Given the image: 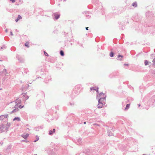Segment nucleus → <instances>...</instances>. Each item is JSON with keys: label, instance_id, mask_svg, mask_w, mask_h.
<instances>
[{"label": "nucleus", "instance_id": "nucleus-1", "mask_svg": "<svg viewBox=\"0 0 155 155\" xmlns=\"http://www.w3.org/2000/svg\"><path fill=\"white\" fill-rule=\"evenodd\" d=\"M105 99L104 97L100 98L98 102V108H101L103 106V104H105Z\"/></svg>", "mask_w": 155, "mask_h": 155}, {"label": "nucleus", "instance_id": "nucleus-2", "mask_svg": "<svg viewBox=\"0 0 155 155\" xmlns=\"http://www.w3.org/2000/svg\"><path fill=\"white\" fill-rule=\"evenodd\" d=\"M16 58H17L19 61L21 63H24L25 61V59L22 57L20 56L18 54L16 55Z\"/></svg>", "mask_w": 155, "mask_h": 155}, {"label": "nucleus", "instance_id": "nucleus-3", "mask_svg": "<svg viewBox=\"0 0 155 155\" xmlns=\"http://www.w3.org/2000/svg\"><path fill=\"white\" fill-rule=\"evenodd\" d=\"M43 103V102L42 100H39L36 103V107L37 108H39Z\"/></svg>", "mask_w": 155, "mask_h": 155}, {"label": "nucleus", "instance_id": "nucleus-4", "mask_svg": "<svg viewBox=\"0 0 155 155\" xmlns=\"http://www.w3.org/2000/svg\"><path fill=\"white\" fill-rule=\"evenodd\" d=\"M8 114H7L1 115L0 116V120H3L6 119L8 118Z\"/></svg>", "mask_w": 155, "mask_h": 155}, {"label": "nucleus", "instance_id": "nucleus-5", "mask_svg": "<svg viewBox=\"0 0 155 155\" xmlns=\"http://www.w3.org/2000/svg\"><path fill=\"white\" fill-rule=\"evenodd\" d=\"M27 93H23L21 94V96H22L24 97V100L25 101L28 99L29 98V96L27 95L26 94Z\"/></svg>", "mask_w": 155, "mask_h": 155}, {"label": "nucleus", "instance_id": "nucleus-6", "mask_svg": "<svg viewBox=\"0 0 155 155\" xmlns=\"http://www.w3.org/2000/svg\"><path fill=\"white\" fill-rule=\"evenodd\" d=\"M53 16L56 20L58 19L60 17V15L59 14H58L57 13H54L53 15Z\"/></svg>", "mask_w": 155, "mask_h": 155}, {"label": "nucleus", "instance_id": "nucleus-7", "mask_svg": "<svg viewBox=\"0 0 155 155\" xmlns=\"http://www.w3.org/2000/svg\"><path fill=\"white\" fill-rule=\"evenodd\" d=\"M6 126L3 124H2L0 125V133H2L4 131L3 129L5 128Z\"/></svg>", "mask_w": 155, "mask_h": 155}, {"label": "nucleus", "instance_id": "nucleus-8", "mask_svg": "<svg viewBox=\"0 0 155 155\" xmlns=\"http://www.w3.org/2000/svg\"><path fill=\"white\" fill-rule=\"evenodd\" d=\"M51 78L50 76H48L46 78L45 80L44 81L46 83H48L49 81H51Z\"/></svg>", "mask_w": 155, "mask_h": 155}, {"label": "nucleus", "instance_id": "nucleus-9", "mask_svg": "<svg viewBox=\"0 0 155 155\" xmlns=\"http://www.w3.org/2000/svg\"><path fill=\"white\" fill-rule=\"evenodd\" d=\"M6 122H7V124L6 125V127L5 128V130H7L9 127L11 125V123H8L7 121L6 120Z\"/></svg>", "mask_w": 155, "mask_h": 155}, {"label": "nucleus", "instance_id": "nucleus-10", "mask_svg": "<svg viewBox=\"0 0 155 155\" xmlns=\"http://www.w3.org/2000/svg\"><path fill=\"white\" fill-rule=\"evenodd\" d=\"M55 131V129L54 128L52 130H50L49 131L48 134L49 135H52L54 133Z\"/></svg>", "mask_w": 155, "mask_h": 155}, {"label": "nucleus", "instance_id": "nucleus-11", "mask_svg": "<svg viewBox=\"0 0 155 155\" xmlns=\"http://www.w3.org/2000/svg\"><path fill=\"white\" fill-rule=\"evenodd\" d=\"M90 90L91 91H95L97 93V87H91L90 88ZM96 99H97V94H96Z\"/></svg>", "mask_w": 155, "mask_h": 155}, {"label": "nucleus", "instance_id": "nucleus-12", "mask_svg": "<svg viewBox=\"0 0 155 155\" xmlns=\"http://www.w3.org/2000/svg\"><path fill=\"white\" fill-rule=\"evenodd\" d=\"M19 110L18 108H15L13 110L10 112V114H12V113L14 112H16Z\"/></svg>", "mask_w": 155, "mask_h": 155}, {"label": "nucleus", "instance_id": "nucleus-13", "mask_svg": "<svg viewBox=\"0 0 155 155\" xmlns=\"http://www.w3.org/2000/svg\"><path fill=\"white\" fill-rule=\"evenodd\" d=\"M43 128V126H39L35 127V130L36 131H38L39 130V129H42V128Z\"/></svg>", "mask_w": 155, "mask_h": 155}, {"label": "nucleus", "instance_id": "nucleus-14", "mask_svg": "<svg viewBox=\"0 0 155 155\" xmlns=\"http://www.w3.org/2000/svg\"><path fill=\"white\" fill-rule=\"evenodd\" d=\"M22 19V17L20 15H18L17 18L15 20L16 22H18L20 19Z\"/></svg>", "mask_w": 155, "mask_h": 155}, {"label": "nucleus", "instance_id": "nucleus-15", "mask_svg": "<svg viewBox=\"0 0 155 155\" xmlns=\"http://www.w3.org/2000/svg\"><path fill=\"white\" fill-rule=\"evenodd\" d=\"M16 120L18 121H20V118L19 117H15L13 119V120L14 121Z\"/></svg>", "mask_w": 155, "mask_h": 155}, {"label": "nucleus", "instance_id": "nucleus-16", "mask_svg": "<svg viewBox=\"0 0 155 155\" xmlns=\"http://www.w3.org/2000/svg\"><path fill=\"white\" fill-rule=\"evenodd\" d=\"M3 73H4V74L7 73V70L6 69H4L2 71L0 72V74H3Z\"/></svg>", "mask_w": 155, "mask_h": 155}, {"label": "nucleus", "instance_id": "nucleus-17", "mask_svg": "<svg viewBox=\"0 0 155 155\" xmlns=\"http://www.w3.org/2000/svg\"><path fill=\"white\" fill-rule=\"evenodd\" d=\"M60 55L62 56H63L64 55V51L62 50H61L60 51Z\"/></svg>", "mask_w": 155, "mask_h": 155}, {"label": "nucleus", "instance_id": "nucleus-18", "mask_svg": "<svg viewBox=\"0 0 155 155\" xmlns=\"http://www.w3.org/2000/svg\"><path fill=\"white\" fill-rule=\"evenodd\" d=\"M16 101L15 103L18 104H20L21 103V100L20 99H18L16 100Z\"/></svg>", "mask_w": 155, "mask_h": 155}, {"label": "nucleus", "instance_id": "nucleus-19", "mask_svg": "<svg viewBox=\"0 0 155 155\" xmlns=\"http://www.w3.org/2000/svg\"><path fill=\"white\" fill-rule=\"evenodd\" d=\"M27 86H25L24 87H22V91H24V90L25 89L27 88L28 87L29 85L27 84Z\"/></svg>", "mask_w": 155, "mask_h": 155}, {"label": "nucleus", "instance_id": "nucleus-20", "mask_svg": "<svg viewBox=\"0 0 155 155\" xmlns=\"http://www.w3.org/2000/svg\"><path fill=\"white\" fill-rule=\"evenodd\" d=\"M74 102H70L69 103V104H68V105H69L71 106H74Z\"/></svg>", "mask_w": 155, "mask_h": 155}, {"label": "nucleus", "instance_id": "nucleus-21", "mask_svg": "<svg viewBox=\"0 0 155 155\" xmlns=\"http://www.w3.org/2000/svg\"><path fill=\"white\" fill-rule=\"evenodd\" d=\"M29 43L28 42H26L25 44V45L26 46V47H27L28 48H29Z\"/></svg>", "mask_w": 155, "mask_h": 155}, {"label": "nucleus", "instance_id": "nucleus-22", "mask_svg": "<svg viewBox=\"0 0 155 155\" xmlns=\"http://www.w3.org/2000/svg\"><path fill=\"white\" fill-rule=\"evenodd\" d=\"M6 48V46L5 45H3L2 47H1V50H2L3 49H5Z\"/></svg>", "mask_w": 155, "mask_h": 155}, {"label": "nucleus", "instance_id": "nucleus-23", "mask_svg": "<svg viewBox=\"0 0 155 155\" xmlns=\"http://www.w3.org/2000/svg\"><path fill=\"white\" fill-rule=\"evenodd\" d=\"M144 64L145 65H147L149 64L148 61L147 60H145L144 62Z\"/></svg>", "mask_w": 155, "mask_h": 155}, {"label": "nucleus", "instance_id": "nucleus-24", "mask_svg": "<svg viewBox=\"0 0 155 155\" xmlns=\"http://www.w3.org/2000/svg\"><path fill=\"white\" fill-rule=\"evenodd\" d=\"M129 107H130V104H127L126 105V107L125 109V110H126L128 109L129 108Z\"/></svg>", "mask_w": 155, "mask_h": 155}, {"label": "nucleus", "instance_id": "nucleus-25", "mask_svg": "<svg viewBox=\"0 0 155 155\" xmlns=\"http://www.w3.org/2000/svg\"><path fill=\"white\" fill-rule=\"evenodd\" d=\"M132 6L135 7H136L137 6V4L136 2H134L132 4Z\"/></svg>", "mask_w": 155, "mask_h": 155}, {"label": "nucleus", "instance_id": "nucleus-26", "mask_svg": "<svg viewBox=\"0 0 155 155\" xmlns=\"http://www.w3.org/2000/svg\"><path fill=\"white\" fill-rule=\"evenodd\" d=\"M44 53L45 55V56H49L48 54L45 51H44Z\"/></svg>", "mask_w": 155, "mask_h": 155}, {"label": "nucleus", "instance_id": "nucleus-27", "mask_svg": "<svg viewBox=\"0 0 155 155\" xmlns=\"http://www.w3.org/2000/svg\"><path fill=\"white\" fill-rule=\"evenodd\" d=\"M68 41L69 42H71V40H68V39L67 38V39L64 42L66 43Z\"/></svg>", "mask_w": 155, "mask_h": 155}, {"label": "nucleus", "instance_id": "nucleus-28", "mask_svg": "<svg viewBox=\"0 0 155 155\" xmlns=\"http://www.w3.org/2000/svg\"><path fill=\"white\" fill-rule=\"evenodd\" d=\"M114 54L112 52H110V55L111 57H113L114 56Z\"/></svg>", "mask_w": 155, "mask_h": 155}, {"label": "nucleus", "instance_id": "nucleus-29", "mask_svg": "<svg viewBox=\"0 0 155 155\" xmlns=\"http://www.w3.org/2000/svg\"><path fill=\"white\" fill-rule=\"evenodd\" d=\"M24 106H22L21 105H20L18 106V107L20 109H21L22 108H23Z\"/></svg>", "mask_w": 155, "mask_h": 155}, {"label": "nucleus", "instance_id": "nucleus-30", "mask_svg": "<svg viewBox=\"0 0 155 155\" xmlns=\"http://www.w3.org/2000/svg\"><path fill=\"white\" fill-rule=\"evenodd\" d=\"M86 17L87 18H89L91 17V15H87L86 16Z\"/></svg>", "mask_w": 155, "mask_h": 155}, {"label": "nucleus", "instance_id": "nucleus-31", "mask_svg": "<svg viewBox=\"0 0 155 155\" xmlns=\"http://www.w3.org/2000/svg\"><path fill=\"white\" fill-rule=\"evenodd\" d=\"M28 71V70L27 69H25L24 70V72L25 73H27V72Z\"/></svg>", "mask_w": 155, "mask_h": 155}, {"label": "nucleus", "instance_id": "nucleus-32", "mask_svg": "<svg viewBox=\"0 0 155 155\" xmlns=\"http://www.w3.org/2000/svg\"><path fill=\"white\" fill-rule=\"evenodd\" d=\"M18 104H15L14 107V108H18Z\"/></svg>", "mask_w": 155, "mask_h": 155}, {"label": "nucleus", "instance_id": "nucleus-33", "mask_svg": "<svg viewBox=\"0 0 155 155\" xmlns=\"http://www.w3.org/2000/svg\"><path fill=\"white\" fill-rule=\"evenodd\" d=\"M152 62L153 63V65H155V57L154 59L152 61Z\"/></svg>", "mask_w": 155, "mask_h": 155}, {"label": "nucleus", "instance_id": "nucleus-34", "mask_svg": "<svg viewBox=\"0 0 155 155\" xmlns=\"http://www.w3.org/2000/svg\"><path fill=\"white\" fill-rule=\"evenodd\" d=\"M88 13V12H83V14H87Z\"/></svg>", "mask_w": 155, "mask_h": 155}, {"label": "nucleus", "instance_id": "nucleus-35", "mask_svg": "<svg viewBox=\"0 0 155 155\" xmlns=\"http://www.w3.org/2000/svg\"><path fill=\"white\" fill-rule=\"evenodd\" d=\"M10 1H11L12 3H14L15 2V0H10Z\"/></svg>", "mask_w": 155, "mask_h": 155}, {"label": "nucleus", "instance_id": "nucleus-36", "mask_svg": "<svg viewBox=\"0 0 155 155\" xmlns=\"http://www.w3.org/2000/svg\"><path fill=\"white\" fill-rule=\"evenodd\" d=\"M21 136H29V134H27L25 135L22 134L21 135Z\"/></svg>", "mask_w": 155, "mask_h": 155}, {"label": "nucleus", "instance_id": "nucleus-37", "mask_svg": "<svg viewBox=\"0 0 155 155\" xmlns=\"http://www.w3.org/2000/svg\"><path fill=\"white\" fill-rule=\"evenodd\" d=\"M79 45L80 46H81V47H83V44H82L80 43Z\"/></svg>", "mask_w": 155, "mask_h": 155}, {"label": "nucleus", "instance_id": "nucleus-38", "mask_svg": "<svg viewBox=\"0 0 155 155\" xmlns=\"http://www.w3.org/2000/svg\"><path fill=\"white\" fill-rule=\"evenodd\" d=\"M10 33L11 35L12 36L13 35V33L12 31H10Z\"/></svg>", "mask_w": 155, "mask_h": 155}, {"label": "nucleus", "instance_id": "nucleus-39", "mask_svg": "<svg viewBox=\"0 0 155 155\" xmlns=\"http://www.w3.org/2000/svg\"><path fill=\"white\" fill-rule=\"evenodd\" d=\"M120 57H121V58L123 57V56L122 55H119L118 56V58H119Z\"/></svg>", "mask_w": 155, "mask_h": 155}, {"label": "nucleus", "instance_id": "nucleus-40", "mask_svg": "<svg viewBox=\"0 0 155 155\" xmlns=\"http://www.w3.org/2000/svg\"><path fill=\"white\" fill-rule=\"evenodd\" d=\"M100 95H103V97H104V94H102V93H100Z\"/></svg>", "mask_w": 155, "mask_h": 155}, {"label": "nucleus", "instance_id": "nucleus-41", "mask_svg": "<svg viewBox=\"0 0 155 155\" xmlns=\"http://www.w3.org/2000/svg\"><path fill=\"white\" fill-rule=\"evenodd\" d=\"M88 28H89L88 27H86L85 28L86 30H88Z\"/></svg>", "mask_w": 155, "mask_h": 155}, {"label": "nucleus", "instance_id": "nucleus-42", "mask_svg": "<svg viewBox=\"0 0 155 155\" xmlns=\"http://www.w3.org/2000/svg\"><path fill=\"white\" fill-rule=\"evenodd\" d=\"M55 108H56V109H58V106H56V107H55Z\"/></svg>", "mask_w": 155, "mask_h": 155}, {"label": "nucleus", "instance_id": "nucleus-43", "mask_svg": "<svg viewBox=\"0 0 155 155\" xmlns=\"http://www.w3.org/2000/svg\"><path fill=\"white\" fill-rule=\"evenodd\" d=\"M5 31L6 32H8V29H6L5 30Z\"/></svg>", "mask_w": 155, "mask_h": 155}, {"label": "nucleus", "instance_id": "nucleus-44", "mask_svg": "<svg viewBox=\"0 0 155 155\" xmlns=\"http://www.w3.org/2000/svg\"><path fill=\"white\" fill-rule=\"evenodd\" d=\"M27 136H24V138L25 139V138H27Z\"/></svg>", "mask_w": 155, "mask_h": 155}, {"label": "nucleus", "instance_id": "nucleus-45", "mask_svg": "<svg viewBox=\"0 0 155 155\" xmlns=\"http://www.w3.org/2000/svg\"><path fill=\"white\" fill-rule=\"evenodd\" d=\"M93 125H97V124L95 123V124H93Z\"/></svg>", "mask_w": 155, "mask_h": 155}, {"label": "nucleus", "instance_id": "nucleus-46", "mask_svg": "<svg viewBox=\"0 0 155 155\" xmlns=\"http://www.w3.org/2000/svg\"><path fill=\"white\" fill-rule=\"evenodd\" d=\"M86 124V122H84V124Z\"/></svg>", "mask_w": 155, "mask_h": 155}, {"label": "nucleus", "instance_id": "nucleus-47", "mask_svg": "<svg viewBox=\"0 0 155 155\" xmlns=\"http://www.w3.org/2000/svg\"><path fill=\"white\" fill-rule=\"evenodd\" d=\"M77 43H78V44H79V42L78 41L77 42Z\"/></svg>", "mask_w": 155, "mask_h": 155}, {"label": "nucleus", "instance_id": "nucleus-48", "mask_svg": "<svg viewBox=\"0 0 155 155\" xmlns=\"http://www.w3.org/2000/svg\"><path fill=\"white\" fill-rule=\"evenodd\" d=\"M95 41H96V42H97V40H96V38H95Z\"/></svg>", "mask_w": 155, "mask_h": 155}, {"label": "nucleus", "instance_id": "nucleus-49", "mask_svg": "<svg viewBox=\"0 0 155 155\" xmlns=\"http://www.w3.org/2000/svg\"><path fill=\"white\" fill-rule=\"evenodd\" d=\"M140 104H139L138 105V106L139 107H140Z\"/></svg>", "mask_w": 155, "mask_h": 155}, {"label": "nucleus", "instance_id": "nucleus-50", "mask_svg": "<svg viewBox=\"0 0 155 155\" xmlns=\"http://www.w3.org/2000/svg\"><path fill=\"white\" fill-rule=\"evenodd\" d=\"M71 45H72V43H71Z\"/></svg>", "mask_w": 155, "mask_h": 155}, {"label": "nucleus", "instance_id": "nucleus-51", "mask_svg": "<svg viewBox=\"0 0 155 155\" xmlns=\"http://www.w3.org/2000/svg\"><path fill=\"white\" fill-rule=\"evenodd\" d=\"M0 90H2V88H1V89H0Z\"/></svg>", "mask_w": 155, "mask_h": 155}, {"label": "nucleus", "instance_id": "nucleus-52", "mask_svg": "<svg viewBox=\"0 0 155 155\" xmlns=\"http://www.w3.org/2000/svg\"><path fill=\"white\" fill-rule=\"evenodd\" d=\"M53 108H51L53 110Z\"/></svg>", "mask_w": 155, "mask_h": 155}, {"label": "nucleus", "instance_id": "nucleus-53", "mask_svg": "<svg viewBox=\"0 0 155 155\" xmlns=\"http://www.w3.org/2000/svg\"><path fill=\"white\" fill-rule=\"evenodd\" d=\"M36 141H37V140H35V142H36Z\"/></svg>", "mask_w": 155, "mask_h": 155}, {"label": "nucleus", "instance_id": "nucleus-54", "mask_svg": "<svg viewBox=\"0 0 155 155\" xmlns=\"http://www.w3.org/2000/svg\"><path fill=\"white\" fill-rule=\"evenodd\" d=\"M37 155V154H35V155Z\"/></svg>", "mask_w": 155, "mask_h": 155}, {"label": "nucleus", "instance_id": "nucleus-55", "mask_svg": "<svg viewBox=\"0 0 155 155\" xmlns=\"http://www.w3.org/2000/svg\"><path fill=\"white\" fill-rule=\"evenodd\" d=\"M154 97H155V95H154Z\"/></svg>", "mask_w": 155, "mask_h": 155}, {"label": "nucleus", "instance_id": "nucleus-56", "mask_svg": "<svg viewBox=\"0 0 155 155\" xmlns=\"http://www.w3.org/2000/svg\"><path fill=\"white\" fill-rule=\"evenodd\" d=\"M2 61L0 60V61Z\"/></svg>", "mask_w": 155, "mask_h": 155}]
</instances>
